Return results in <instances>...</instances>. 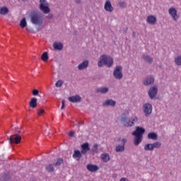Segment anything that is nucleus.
Instances as JSON below:
<instances>
[{"label": "nucleus", "instance_id": "nucleus-1", "mask_svg": "<svg viewBox=\"0 0 181 181\" xmlns=\"http://www.w3.org/2000/svg\"><path fill=\"white\" fill-rule=\"evenodd\" d=\"M144 134H145V129L139 127H136V130L132 132V135L134 136V145L136 146H138V145L142 142Z\"/></svg>", "mask_w": 181, "mask_h": 181}, {"label": "nucleus", "instance_id": "nucleus-2", "mask_svg": "<svg viewBox=\"0 0 181 181\" xmlns=\"http://www.w3.org/2000/svg\"><path fill=\"white\" fill-rule=\"evenodd\" d=\"M112 64H114V59L107 54L101 55L98 62V67H103L104 65L107 67H112Z\"/></svg>", "mask_w": 181, "mask_h": 181}, {"label": "nucleus", "instance_id": "nucleus-3", "mask_svg": "<svg viewBox=\"0 0 181 181\" xmlns=\"http://www.w3.org/2000/svg\"><path fill=\"white\" fill-rule=\"evenodd\" d=\"M39 8L43 13H50V8H49V2H47V0H40Z\"/></svg>", "mask_w": 181, "mask_h": 181}, {"label": "nucleus", "instance_id": "nucleus-4", "mask_svg": "<svg viewBox=\"0 0 181 181\" xmlns=\"http://www.w3.org/2000/svg\"><path fill=\"white\" fill-rule=\"evenodd\" d=\"M31 23L33 25H42L43 23V18L38 13H33L30 16Z\"/></svg>", "mask_w": 181, "mask_h": 181}, {"label": "nucleus", "instance_id": "nucleus-5", "mask_svg": "<svg viewBox=\"0 0 181 181\" xmlns=\"http://www.w3.org/2000/svg\"><path fill=\"white\" fill-rule=\"evenodd\" d=\"M21 141H22V136L18 134L11 135L8 138V141L10 144H16V145H18V144H21Z\"/></svg>", "mask_w": 181, "mask_h": 181}, {"label": "nucleus", "instance_id": "nucleus-6", "mask_svg": "<svg viewBox=\"0 0 181 181\" xmlns=\"http://www.w3.org/2000/svg\"><path fill=\"white\" fill-rule=\"evenodd\" d=\"M113 76L117 80H121L122 78V67L121 66H117L113 71Z\"/></svg>", "mask_w": 181, "mask_h": 181}, {"label": "nucleus", "instance_id": "nucleus-7", "mask_svg": "<svg viewBox=\"0 0 181 181\" xmlns=\"http://www.w3.org/2000/svg\"><path fill=\"white\" fill-rule=\"evenodd\" d=\"M121 122H123L125 127L134 126V122H132V121H131L130 119H128L127 115H122V116L121 117Z\"/></svg>", "mask_w": 181, "mask_h": 181}, {"label": "nucleus", "instance_id": "nucleus-8", "mask_svg": "<svg viewBox=\"0 0 181 181\" xmlns=\"http://www.w3.org/2000/svg\"><path fill=\"white\" fill-rule=\"evenodd\" d=\"M144 112L146 117H148L152 114V105L149 103H145L143 107Z\"/></svg>", "mask_w": 181, "mask_h": 181}, {"label": "nucleus", "instance_id": "nucleus-9", "mask_svg": "<svg viewBox=\"0 0 181 181\" xmlns=\"http://www.w3.org/2000/svg\"><path fill=\"white\" fill-rule=\"evenodd\" d=\"M168 13L172 16L173 21H177V19H179V16H177V11H176V8L173 7L170 8Z\"/></svg>", "mask_w": 181, "mask_h": 181}, {"label": "nucleus", "instance_id": "nucleus-10", "mask_svg": "<svg viewBox=\"0 0 181 181\" xmlns=\"http://www.w3.org/2000/svg\"><path fill=\"white\" fill-rule=\"evenodd\" d=\"M158 94V87L153 86V88H151L148 90V95L150 98H154V97H156V95Z\"/></svg>", "mask_w": 181, "mask_h": 181}, {"label": "nucleus", "instance_id": "nucleus-11", "mask_svg": "<svg viewBox=\"0 0 181 181\" xmlns=\"http://www.w3.org/2000/svg\"><path fill=\"white\" fill-rule=\"evenodd\" d=\"M122 145L116 146V152H124V151L125 150V144L127 143V139H122Z\"/></svg>", "mask_w": 181, "mask_h": 181}, {"label": "nucleus", "instance_id": "nucleus-12", "mask_svg": "<svg viewBox=\"0 0 181 181\" xmlns=\"http://www.w3.org/2000/svg\"><path fill=\"white\" fill-rule=\"evenodd\" d=\"M82 155H86L90 151V145L88 143H84L81 145Z\"/></svg>", "mask_w": 181, "mask_h": 181}, {"label": "nucleus", "instance_id": "nucleus-13", "mask_svg": "<svg viewBox=\"0 0 181 181\" xmlns=\"http://www.w3.org/2000/svg\"><path fill=\"white\" fill-rule=\"evenodd\" d=\"M104 9L107 12H112L114 11V7H112V4H111V1H105Z\"/></svg>", "mask_w": 181, "mask_h": 181}, {"label": "nucleus", "instance_id": "nucleus-14", "mask_svg": "<svg viewBox=\"0 0 181 181\" xmlns=\"http://www.w3.org/2000/svg\"><path fill=\"white\" fill-rule=\"evenodd\" d=\"M146 22L149 25H155L156 23V17L155 16H148L146 18Z\"/></svg>", "mask_w": 181, "mask_h": 181}, {"label": "nucleus", "instance_id": "nucleus-15", "mask_svg": "<svg viewBox=\"0 0 181 181\" xmlns=\"http://www.w3.org/2000/svg\"><path fill=\"white\" fill-rule=\"evenodd\" d=\"M115 104H117V102L112 100V99L107 100L103 104V107H115Z\"/></svg>", "mask_w": 181, "mask_h": 181}, {"label": "nucleus", "instance_id": "nucleus-16", "mask_svg": "<svg viewBox=\"0 0 181 181\" xmlns=\"http://www.w3.org/2000/svg\"><path fill=\"white\" fill-rule=\"evenodd\" d=\"M82 156H83V153H81V151L78 150L74 151L73 154L74 159H76V160H80Z\"/></svg>", "mask_w": 181, "mask_h": 181}, {"label": "nucleus", "instance_id": "nucleus-17", "mask_svg": "<svg viewBox=\"0 0 181 181\" xmlns=\"http://www.w3.org/2000/svg\"><path fill=\"white\" fill-rule=\"evenodd\" d=\"M86 168L89 172H97L99 169L98 166L93 164H88Z\"/></svg>", "mask_w": 181, "mask_h": 181}, {"label": "nucleus", "instance_id": "nucleus-18", "mask_svg": "<svg viewBox=\"0 0 181 181\" xmlns=\"http://www.w3.org/2000/svg\"><path fill=\"white\" fill-rule=\"evenodd\" d=\"M69 101L71 103H80L81 98L79 95L71 96L69 98Z\"/></svg>", "mask_w": 181, "mask_h": 181}, {"label": "nucleus", "instance_id": "nucleus-19", "mask_svg": "<svg viewBox=\"0 0 181 181\" xmlns=\"http://www.w3.org/2000/svg\"><path fill=\"white\" fill-rule=\"evenodd\" d=\"M29 105L30 108H36L37 107V98H32L30 101Z\"/></svg>", "mask_w": 181, "mask_h": 181}, {"label": "nucleus", "instance_id": "nucleus-20", "mask_svg": "<svg viewBox=\"0 0 181 181\" xmlns=\"http://www.w3.org/2000/svg\"><path fill=\"white\" fill-rule=\"evenodd\" d=\"M153 81H155V79L153 78V76H148L144 80V86H151Z\"/></svg>", "mask_w": 181, "mask_h": 181}, {"label": "nucleus", "instance_id": "nucleus-21", "mask_svg": "<svg viewBox=\"0 0 181 181\" xmlns=\"http://www.w3.org/2000/svg\"><path fill=\"white\" fill-rule=\"evenodd\" d=\"M88 67V61H83L78 66V70H84V69H87Z\"/></svg>", "mask_w": 181, "mask_h": 181}, {"label": "nucleus", "instance_id": "nucleus-22", "mask_svg": "<svg viewBox=\"0 0 181 181\" xmlns=\"http://www.w3.org/2000/svg\"><path fill=\"white\" fill-rule=\"evenodd\" d=\"M53 47L55 50H62L63 44H62V42H54L53 44Z\"/></svg>", "mask_w": 181, "mask_h": 181}, {"label": "nucleus", "instance_id": "nucleus-23", "mask_svg": "<svg viewBox=\"0 0 181 181\" xmlns=\"http://www.w3.org/2000/svg\"><path fill=\"white\" fill-rule=\"evenodd\" d=\"M100 157H101L102 160H103V162H105V163H107V162H108V160H110V156L107 153H103Z\"/></svg>", "mask_w": 181, "mask_h": 181}, {"label": "nucleus", "instance_id": "nucleus-24", "mask_svg": "<svg viewBox=\"0 0 181 181\" xmlns=\"http://www.w3.org/2000/svg\"><path fill=\"white\" fill-rule=\"evenodd\" d=\"M148 139H153L154 141L158 139V134L155 132H151L148 134Z\"/></svg>", "mask_w": 181, "mask_h": 181}, {"label": "nucleus", "instance_id": "nucleus-25", "mask_svg": "<svg viewBox=\"0 0 181 181\" xmlns=\"http://www.w3.org/2000/svg\"><path fill=\"white\" fill-rule=\"evenodd\" d=\"M97 93H101L102 94H105V93H108V88H99L96 89Z\"/></svg>", "mask_w": 181, "mask_h": 181}, {"label": "nucleus", "instance_id": "nucleus-26", "mask_svg": "<svg viewBox=\"0 0 181 181\" xmlns=\"http://www.w3.org/2000/svg\"><path fill=\"white\" fill-rule=\"evenodd\" d=\"M45 169L49 173L54 172V167L53 166V164H49L46 165Z\"/></svg>", "mask_w": 181, "mask_h": 181}, {"label": "nucleus", "instance_id": "nucleus-27", "mask_svg": "<svg viewBox=\"0 0 181 181\" xmlns=\"http://www.w3.org/2000/svg\"><path fill=\"white\" fill-rule=\"evenodd\" d=\"M9 12V10L6 7H1L0 8V15H6Z\"/></svg>", "mask_w": 181, "mask_h": 181}, {"label": "nucleus", "instance_id": "nucleus-28", "mask_svg": "<svg viewBox=\"0 0 181 181\" xmlns=\"http://www.w3.org/2000/svg\"><path fill=\"white\" fill-rule=\"evenodd\" d=\"M28 25V23H26V19L25 18H23L20 23V26L22 29H25V28H26V25Z\"/></svg>", "mask_w": 181, "mask_h": 181}, {"label": "nucleus", "instance_id": "nucleus-29", "mask_svg": "<svg viewBox=\"0 0 181 181\" xmlns=\"http://www.w3.org/2000/svg\"><path fill=\"white\" fill-rule=\"evenodd\" d=\"M143 59L145 62H147V63H152V62H153V59L149 55L143 56Z\"/></svg>", "mask_w": 181, "mask_h": 181}, {"label": "nucleus", "instance_id": "nucleus-30", "mask_svg": "<svg viewBox=\"0 0 181 181\" xmlns=\"http://www.w3.org/2000/svg\"><path fill=\"white\" fill-rule=\"evenodd\" d=\"M41 60H42V62H47V60H49V55H47V52H44L42 54Z\"/></svg>", "mask_w": 181, "mask_h": 181}, {"label": "nucleus", "instance_id": "nucleus-31", "mask_svg": "<svg viewBox=\"0 0 181 181\" xmlns=\"http://www.w3.org/2000/svg\"><path fill=\"white\" fill-rule=\"evenodd\" d=\"M151 145L153 146V149H155V148H160V146H162V144H160L159 141L154 142L153 144H151Z\"/></svg>", "mask_w": 181, "mask_h": 181}, {"label": "nucleus", "instance_id": "nucleus-32", "mask_svg": "<svg viewBox=\"0 0 181 181\" xmlns=\"http://www.w3.org/2000/svg\"><path fill=\"white\" fill-rule=\"evenodd\" d=\"M144 149L146 151H153V147L152 146V144H148L144 146Z\"/></svg>", "mask_w": 181, "mask_h": 181}, {"label": "nucleus", "instance_id": "nucleus-33", "mask_svg": "<svg viewBox=\"0 0 181 181\" xmlns=\"http://www.w3.org/2000/svg\"><path fill=\"white\" fill-rule=\"evenodd\" d=\"M63 162H64L63 158H57V162L55 163V166H61Z\"/></svg>", "mask_w": 181, "mask_h": 181}, {"label": "nucleus", "instance_id": "nucleus-34", "mask_svg": "<svg viewBox=\"0 0 181 181\" xmlns=\"http://www.w3.org/2000/svg\"><path fill=\"white\" fill-rule=\"evenodd\" d=\"M175 62L177 64V66H181V56H179L177 58H175Z\"/></svg>", "mask_w": 181, "mask_h": 181}, {"label": "nucleus", "instance_id": "nucleus-35", "mask_svg": "<svg viewBox=\"0 0 181 181\" xmlns=\"http://www.w3.org/2000/svg\"><path fill=\"white\" fill-rule=\"evenodd\" d=\"M44 113H45V109L41 108V109H39V110H37V115H38L39 117H42V115Z\"/></svg>", "mask_w": 181, "mask_h": 181}, {"label": "nucleus", "instance_id": "nucleus-36", "mask_svg": "<svg viewBox=\"0 0 181 181\" xmlns=\"http://www.w3.org/2000/svg\"><path fill=\"white\" fill-rule=\"evenodd\" d=\"M62 86H63V81L61 80L58 81L55 84V87H62Z\"/></svg>", "mask_w": 181, "mask_h": 181}, {"label": "nucleus", "instance_id": "nucleus-37", "mask_svg": "<svg viewBox=\"0 0 181 181\" xmlns=\"http://www.w3.org/2000/svg\"><path fill=\"white\" fill-rule=\"evenodd\" d=\"M119 6L120 8H125L127 6V4L124 1L119 2Z\"/></svg>", "mask_w": 181, "mask_h": 181}, {"label": "nucleus", "instance_id": "nucleus-38", "mask_svg": "<svg viewBox=\"0 0 181 181\" xmlns=\"http://www.w3.org/2000/svg\"><path fill=\"white\" fill-rule=\"evenodd\" d=\"M91 153L93 155H95V153H98V150L97 148H93L91 150Z\"/></svg>", "mask_w": 181, "mask_h": 181}, {"label": "nucleus", "instance_id": "nucleus-39", "mask_svg": "<svg viewBox=\"0 0 181 181\" xmlns=\"http://www.w3.org/2000/svg\"><path fill=\"white\" fill-rule=\"evenodd\" d=\"M132 122H133V125L135 124V122H138V117H132Z\"/></svg>", "mask_w": 181, "mask_h": 181}, {"label": "nucleus", "instance_id": "nucleus-40", "mask_svg": "<svg viewBox=\"0 0 181 181\" xmlns=\"http://www.w3.org/2000/svg\"><path fill=\"white\" fill-rule=\"evenodd\" d=\"M33 95H39V90L37 89H34L33 90Z\"/></svg>", "mask_w": 181, "mask_h": 181}, {"label": "nucleus", "instance_id": "nucleus-41", "mask_svg": "<svg viewBox=\"0 0 181 181\" xmlns=\"http://www.w3.org/2000/svg\"><path fill=\"white\" fill-rule=\"evenodd\" d=\"M63 108H64V100H62V101L61 110H63Z\"/></svg>", "mask_w": 181, "mask_h": 181}, {"label": "nucleus", "instance_id": "nucleus-42", "mask_svg": "<svg viewBox=\"0 0 181 181\" xmlns=\"http://www.w3.org/2000/svg\"><path fill=\"white\" fill-rule=\"evenodd\" d=\"M93 148L98 150V144H95L93 145Z\"/></svg>", "mask_w": 181, "mask_h": 181}, {"label": "nucleus", "instance_id": "nucleus-43", "mask_svg": "<svg viewBox=\"0 0 181 181\" xmlns=\"http://www.w3.org/2000/svg\"><path fill=\"white\" fill-rule=\"evenodd\" d=\"M69 136H74V132H69Z\"/></svg>", "mask_w": 181, "mask_h": 181}, {"label": "nucleus", "instance_id": "nucleus-44", "mask_svg": "<svg viewBox=\"0 0 181 181\" xmlns=\"http://www.w3.org/2000/svg\"><path fill=\"white\" fill-rule=\"evenodd\" d=\"M113 177H117V174H115V175H113Z\"/></svg>", "mask_w": 181, "mask_h": 181}, {"label": "nucleus", "instance_id": "nucleus-45", "mask_svg": "<svg viewBox=\"0 0 181 181\" xmlns=\"http://www.w3.org/2000/svg\"><path fill=\"white\" fill-rule=\"evenodd\" d=\"M133 36H135V33H133Z\"/></svg>", "mask_w": 181, "mask_h": 181}, {"label": "nucleus", "instance_id": "nucleus-46", "mask_svg": "<svg viewBox=\"0 0 181 181\" xmlns=\"http://www.w3.org/2000/svg\"><path fill=\"white\" fill-rule=\"evenodd\" d=\"M22 1H28V0H22Z\"/></svg>", "mask_w": 181, "mask_h": 181}, {"label": "nucleus", "instance_id": "nucleus-47", "mask_svg": "<svg viewBox=\"0 0 181 181\" xmlns=\"http://www.w3.org/2000/svg\"><path fill=\"white\" fill-rule=\"evenodd\" d=\"M18 134H21V132H18Z\"/></svg>", "mask_w": 181, "mask_h": 181}]
</instances>
